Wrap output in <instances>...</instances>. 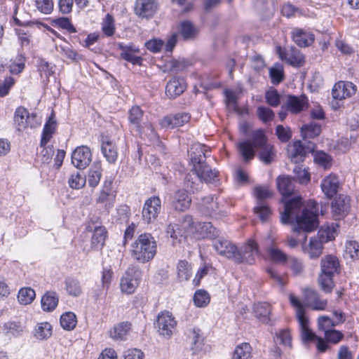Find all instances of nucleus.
Wrapping results in <instances>:
<instances>
[{
  "instance_id": "nucleus-8",
  "label": "nucleus",
  "mask_w": 359,
  "mask_h": 359,
  "mask_svg": "<svg viewBox=\"0 0 359 359\" xmlns=\"http://www.w3.org/2000/svg\"><path fill=\"white\" fill-rule=\"evenodd\" d=\"M199 209L203 215L211 217L220 218L227 214V212L219 206L217 198L214 199L212 195L201 198Z\"/></svg>"
},
{
  "instance_id": "nucleus-12",
  "label": "nucleus",
  "mask_w": 359,
  "mask_h": 359,
  "mask_svg": "<svg viewBox=\"0 0 359 359\" xmlns=\"http://www.w3.org/2000/svg\"><path fill=\"white\" fill-rule=\"evenodd\" d=\"M36 114H29L27 109L23 107H19L14 114V122L18 130L21 131L27 127L34 128L39 125L35 120Z\"/></svg>"
},
{
  "instance_id": "nucleus-10",
  "label": "nucleus",
  "mask_w": 359,
  "mask_h": 359,
  "mask_svg": "<svg viewBox=\"0 0 359 359\" xmlns=\"http://www.w3.org/2000/svg\"><path fill=\"white\" fill-rule=\"evenodd\" d=\"M176 325L177 321L169 311H165L158 315L156 327L159 334L170 337Z\"/></svg>"
},
{
  "instance_id": "nucleus-32",
  "label": "nucleus",
  "mask_w": 359,
  "mask_h": 359,
  "mask_svg": "<svg viewBox=\"0 0 359 359\" xmlns=\"http://www.w3.org/2000/svg\"><path fill=\"white\" fill-rule=\"evenodd\" d=\"M197 222L194 221L191 215H186L183 217L180 228L181 229L182 235L184 237L193 236L196 235Z\"/></svg>"
},
{
  "instance_id": "nucleus-46",
  "label": "nucleus",
  "mask_w": 359,
  "mask_h": 359,
  "mask_svg": "<svg viewBox=\"0 0 359 359\" xmlns=\"http://www.w3.org/2000/svg\"><path fill=\"white\" fill-rule=\"evenodd\" d=\"M86 182V177L79 171L72 172L68 180L71 188L79 189L84 187Z\"/></svg>"
},
{
  "instance_id": "nucleus-15",
  "label": "nucleus",
  "mask_w": 359,
  "mask_h": 359,
  "mask_svg": "<svg viewBox=\"0 0 359 359\" xmlns=\"http://www.w3.org/2000/svg\"><path fill=\"white\" fill-rule=\"evenodd\" d=\"M91 161L92 152L86 146L76 147L72 154V163L79 170L87 168Z\"/></svg>"
},
{
  "instance_id": "nucleus-7",
  "label": "nucleus",
  "mask_w": 359,
  "mask_h": 359,
  "mask_svg": "<svg viewBox=\"0 0 359 359\" xmlns=\"http://www.w3.org/2000/svg\"><path fill=\"white\" fill-rule=\"evenodd\" d=\"M259 255L257 243L254 240L249 239L239 249L237 248L233 261L237 264H253Z\"/></svg>"
},
{
  "instance_id": "nucleus-57",
  "label": "nucleus",
  "mask_w": 359,
  "mask_h": 359,
  "mask_svg": "<svg viewBox=\"0 0 359 359\" xmlns=\"http://www.w3.org/2000/svg\"><path fill=\"white\" fill-rule=\"evenodd\" d=\"M281 59H285L292 66L300 67L304 64V59L302 55L297 53H280Z\"/></svg>"
},
{
  "instance_id": "nucleus-26",
  "label": "nucleus",
  "mask_w": 359,
  "mask_h": 359,
  "mask_svg": "<svg viewBox=\"0 0 359 359\" xmlns=\"http://www.w3.org/2000/svg\"><path fill=\"white\" fill-rule=\"evenodd\" d=\"M339 185L338 177L336 175L330 174L323 180L320 187L327 198H331L337 194Z\"/></svg>"
},
{
  "instance_id": "nucleus-45",
  "label": "nucleus",
  "mask_w": 359,
  "mask_h": 359,
  "mask_svg": "<svg viewBox=\"0 0 359 359\" xmlns=\"http://www.w3.org/2000/svg\"><path fill=\"white\" fill-rule=\"evenodd\" d=\"M55 121L49 119V121L44 125L40 142L41 147L46 146L52 138L55 130Z\"/></svg>"
},
{
  "instance_id": "nucleus-39",
  "label": "nucleus",
  "mask_w": 359,
  "mask_h": 359,
  "mask_svg": "<svg viewBox=\"0 0 359 359\" xmlns=\"http://www.w3.org/2000/svg\"><path fill=\"white\" fill-rule=\"evenodd\" d=\"M57 304L58 297L54 292H48L41 298V308L44 311H53Z\"/></svg>"
},
{
  "instance_id": "nucleus-37",
  "label": "nucleus",
  "mask_w": 359,
  "mask_h": 359,
  "mask_svg": "<svg viewBox=\"0 0 359 359\" xmlns=\"http://www.w3.org/2000/svg\"><path fill=\"white\" fill-rule=\"evenodd\" d=\"M338 227L339 225L335 223H332L331 226H327L325 228L322 227L318 231L316 238L319 239L323 244L334 240L337 235Z\"/></svg>"
},
{
  "instance_id": "nucleus-50",
  "label": "nucleus",
  "mask_w": 359,
  "mask_h": 359,
  "mask_svg": "<svg viewBox=\"0 0 359 359\" xmlns=\"http://www.w3.org/2000/svg\"><path fill=\"white\" fill-rule=\"evenodd\" d=\"M35 291L31 287H23L20 290L18 295V302L23 305L31 304L35 299Z\"/></svg>"
},
{
  "instance_id": "nucleus-34",
  "label": "nucleus",
  "mask_w": 359,
  "mask_h": 359,
  "mask_svg": "<svg viewBox=\"0 0 359 359\" xmlns=\"http://www.w3.org/2000/svg\"><path fill=\"white\" fill-rule=\"evenodd\" d=\"M202 181L201 177L198 176L194 171V166L189 173H187L184 178V186L189 189L192 193L198 191L202 186Z\"/></svg>"
},
{
  "instance_id": "nucleus-59",
  "label": "nucleus",
  "mask_w": 359,
  "mask_h": 359,
  "mask_svg": "<svg viewBox=\"0 0 359 359\" xmlns=\"http://www.w3.org/2000/svg\"><path fill=\"white\" fill-rule=\"evenodd\" d=\"M257 115L264 123L271 121L275 116L273 110L264 106H259L257 107Z\"/></svg>"
},
{
  "instance_id": "nucleus-4",
  "label": "nucleus",
  "mask_w": 359,
  "mask_h": 359,
  "mask_svg": "<svg viewBox=\"0 0 359 359\" xmlns=\"http://www.w3.org/2000/svg\"><path fill=\"white\" fill-rule=\"evenodd\" d=\"M206 152L204 145L199 144L193 145L190 149L191 163L203 183H213L216 181L219 172L207 163Z\"/></svg>"
},
{
  "instance_id": "nucleus-16",
  "label": "nucleus",
  "mask_w": 359,
  "mask_h": 359,
  "mask_svg": "<svg viewBox=\"0 0 359 359\" xmlns=\"http://www.w3.org/2000/svg\"><path fill=\"white\" fill-rule=\"evenodd\" d=\"M118 48L121 51V57L124 60L132 63L134 65H141L142 62V57L137 55L140 53V48L133 43L125 44L123 43H118Z\"/></svg>"
},
{
  "instance_id": "nucleus-61",
  "label": "nucleus",
  "mask_w": 359,
  "mask_h": 359,
  "mask_svg": "<svg viewBox=\"0 0 359 359\" xmlns=\"http://www.w3.org/2000/svg\"><path fill=\"white\" fill-rule=\"evenodd\" d=\"M302 131L309 138H314L320 135L321 126L316 123H310L302 128Z\"/></svg>"
},
{
  "instance_id": "nucleus-5",
  "label": "nucleus",
  "mask_w": 359,
  "mask_h": 359,
  "mask_svg": "<svg viewBox=\"0 0 359 359\" xmlns=\"http://www.w3.org/2000/svg\"><path fill=\"white\" fill-rule=\"evenodd\" d=\"M157 252V244L150 233H142L131 245V256L140 263H147L154 259Z\"/></svg>"
},
{
  "instance_id": "nucleus-17",
  "label": "nucleus",
  "mask_w": 359,
  "mask_h": 359,
  "mask_svg": "<svg viewBox=\"0 0 359 359\" xmlns=\"http://www.w3.org/2000/svg\"><path fill=\"white\" fill-rule=\"evenodd\" d=\"M158 8L156 0H136L135 13L142 18H150L154 15Z\"/></svg>"
},
{
  "instance_id": "nucleus-52",
  "label": "nucleus",
  "mask_w": 359,
  "mask_h": 359,
  "mask_svg": "<svg viewBox=\"0 0 359 359\" xmlns=\"http://www.w3.org/2000/svg\"><path fill=\"white\" fill-rule=\"evenodd\" d=\"M254 213L262 222H266L271 215V210L266 203H257L254 208Z\"/></svg>"
},
{
  "instance_id": "nucleus-9",
  "label": "nucleus",
  "mask_w": 359,
  "mask_h": 359,
  "mask_svg": "<svg viewBox=\"0 0 359 359\" xmlns=\"http://www.w3.org/2000/svg\"><path fill=\"white\" fill-rule=\"evenodd\" d=\"M140 271L135 267L128 268L121 279L120 287L123 292L133 294L140 284Z\"/></svg>"
},
{
  "instance_id": "nucleus-20",
  "label": "nucleus",
  "mask_w": 359,
  "mask_h": 359,
  "mask_svg": "<svg viewBox=\"0 0 359 359\" xmlns=\"http://www.w3.org/2000/svg\"><path fill=\"white\" fill-rule=\"evenodd\" d=\"M304 302L307 306L316 311H323L327 306V301L323 299L317 292L311 289L304 291Z\"/></svg>"
},
{
  "instance_id": "nucleus-53",
  "label": "nucleus",
  "mask_w": 359,
  "mask_h": 359,
  "mask_svg": "<svg viewBox=\"0 0 359 359\" xmlns=\"http://www.w3.org/2000/svg\"><path fill=\"white\" fill-rule=\"evenodd\" d=\"M177 276L180 281L187 280L189 279L191 273V266L187 261L181 260L177 264Z\"/></svg>"
},
{
  "instance_id": "nucleus-11",
  "label": "nucleus",
  "mask_w": 359,
  "mask_h": 359,
  "mask_svg": "<svg viewBox=\"0 0 359 359\" xmlns=\"http://www.w3.org/2000/svg\"><path fill=\"white\" fill-rule=\"evenodd\" d=\"M112 183L111 179H106L96 198V203L103 204L104 209L108 212L114 207L116 196V193L112 188Z\"/></svg>"
},
{
  "instance_id": "nucleus-25",
  "label": "nucleus",
  "mask_w": 359,
  "mask_h": 359,
  "mask_svg": "<svg viewBox=\"0 0 359 359\" xmlns=\"http://www.w3.org/2000/svg\"><path fill=\"white\" fill-rule=\"evenodd\" d=\"M311 150L309 146H305L301 141H296L288 151L289 157L292 162L298 164L304 161L305 157Z\"/></svg>"
},
{
  "instance_id": "nucleus-60",
  "label": "nucleus",
  "mask_w": 359,
  "mask_h": 359,
  "mask_svg": "<svg viewBox=\"0 0 359 359\" xmlns=\"http://www.w3.org/2000/svg\"><path fill=\"white\" fill-rule=\"evenodd\" d=\"M335 326H337V323L328 316H321L318 318V330L324 333L328 330H332Z\"/></svg>"
},
{
  "instance_id": "nucleus-6",
  "label": "nucleus",
  "mask_w": 359,
  "mask_h": 359,
  "mask_svg": "<svg viewBox=\"0 0 359 359\" xmlns=\"http://www.w3.org/2000/svg\"><path fill=\"white\" fill-rule=\"evenodd\" d=\"M341 271L338 258L333 255L323 257L320 261V273L318 283L321 290L325 293H330L334 286V276Z\"/></svg>"
},
{
  "instance_id": "nucleus-13",
  "label": "nucleus",
  "mask_w": 359,
  "mask_h": 359,
  "mask_svg": "<svg viewBox=\"0 0 359 359\" xmlns=\"http://www.w3.org/2000/svg\"><path fill=\"white\" fill-rule=\"evenodd\" d=\"M161 209V201L158 196H152L146 200L143 210L142 217L147 223L154 222L158 217Z\"/></svg>"
},
{
  "instance_id": "nucleus-35",
  "label": "nucleus",
  "mask_w": 359,
  "mask_h": 359,
  "mask_svg": "<svg viewBox=\"0 0 359 359\" xmlns=\"http://www.w3.org/2000/svg\"><path fill=\"white\" fill-rule=\"evenodd\" d=\"M107 236V231L104 226H97L95 228L92 238L91 247L93 249L101 250L104 245Z\"/></svg>"
},
{
  "instance_id": "nucleus-47",
  "label": "nucleus",
  "mask_w": 359,
  "mask_h": 359,
  "mask_svg": "<svg viewBox=\"0 0 359 359\" xmlns=\"http://www.w3.org/2000/svg\"><path fill=\"white\" fill-rule=\"evenodd\" d=\"M191 350L194 353H197L202 350L203 346V337L198 329H193L191 331Z\"/></svg>"
},
{
  "instance_id": "nucleus-36",
  "label": "nucleus",
  "mask_w": 359,
  "mask_h": 359,
  "mask_svg": "<svg viewBox=\"0 0 359 359\" xmlns=\"http://www.w3.org/2000/svg\"><path fill=\"white\" fill-rule=\"evenodd\" d=\"M194 238L197 239L212 237L217 235V230L210 222H197Z\"/></svg>"
},
{
  "instance_id": "nucleus-48",
  "label": "nucleus",
  "mask_w": 359,
  "mask_h": 359,
  "mask_svg": "<svg viewBox=\"0 0 359 359\" xmlns=\"http://www.w3.org/2000/svg\"><path fill=\"white\" fill-rule=\"evenodd\" d=\"M76 323V316L73 312H66L60 317V325L66 330H74Z\"/></svg>"
},
{
  "instance_id": "nucleus-55",
  "label": "nucleus",
  "mask_w": 359,
  "mask_h": 359,
  "mask_svg": "<svg viewBox=\"0 0 359 359\" xmlns=\"http://www.w3.org/2000/svg\"><path fill=\"white\" fill-rule=\"evenodd\" d=\"M196 29L190 21H184L180 25V33L184 39H189L196 34Z\"/></svg>"
},
{
  "instance_id": "nucleus-49",
  "label": "nucleus",
  "mask_w": 359,
  "mask_h": 359,
  "mask_svg": "<svg viewBox=\"0 0 359 359\" xmlns=\"http://www.w3.org/2000/svg\"><path fill=\"white\" fill-rule=\"evenodd\" d=\"M267 252L270 259L273 262L284 264L287 261V255L276 247L269 248Z\"/></svg>"
},
{
  "instance_id": "nucleus-54",
  "label": "nucleus",
  "mask_w": 359,
  "mask_h": 359,
  "mask_svg": "<svg viewBox=\"0 0 359 359\" xmlns=\"http://www.w3.org/2000/svg\"><path fill=\"white\" fill-rule=\"evenodd\" d=\"M269 76L271 83L278 85L284 79L283 69L281 65H276L269 69Z\"/></svg>"
},
{
  "instance_id": "nucleus-23",
  "label": "nucleus",
  "mask_w": 359,
  "mask_h": 359,
  "mask_svg": "<svg viewBox=\"0 0 359 359\" xmlns=\"http://www.w3.org/2000/svg\"><path fill=\"white\" fill-rule=\"evenodd\" d=\"M187 85L184 79L173 77L165 87V95L170 99H175L182 95L186 90Z\"/></svg>"
},
{
  "instance_id": "nucleus-14",
  "label": "nucleus",
  "mask_w": 359,
  "mask_h": 359,
  "mask_svg": "<svg viewBox=\"0 0 359 359\" xmlns=\"http://www.w3.org/2000/svg\"><path fill=\"white\" fill-rule=\"evenodd\" d=\"M309 107V100L305 95L296 96L294 95H288L286 100L283 104V109L293 114H298Z\"/></svg>"
},
{
  "instance_id": "nucleus-44",
  "label": "nucleus",
  "mask_w": 359,
  "mask_h": 359,
  "mask_svg": "<svg viewBox=\"0 0 359 359\" xmlns=\"http://www.w3.org/2000/svg\"><path fill=\"white\" fill-rule=\"evenodd\" d=\"M252 347L248 343L238 345L233 351L232 359H251Z\"/></svg>"
},
{
  "instance_id": "nucleus-63",
  "label": "nucleus",
  "mask_w": 359,
  "mask_h": 359,
  "mask_svg": "<svg viewBox=\"0 0 359 359\" xmlns=\"http://www.w3.org/2000/svg\"><path fill=\"white\" fill-rule=\"evenodd\" d=\"M268 274L272 279L274 284H276L280 289L283 290L287 283V279L285 276L279 274L273 268H268L266 269Z\"/></svg>"
},
{
  "instance_id": "nucleus-28",
  "label": "nucleus",
  "mask_w": 359,
  "mask_h": 359,
  "mask_svg": "<svg viewBox=\"0 0 359 359\" xmlns=\"http://www.w3.org/2000/svg\"><path fill=\"white\" fill-rule=\"evenodd\" d=\"M293 180L290 176H280L277 178V187L283 198L290 196L294 192Z\"/></svg>"
},
{
  "instance_id": "nucleus-38",
  "label": "nucleus",
  "mask_w": 359,
  "mask_h": 359,
  "mask_svg": "<svg viewBox=\"0 0 359 359\" xmlns=\"http://www.w3.org/2000/svg\"><path fill=\"white\" fill-rule=\"evenodd\" d=\"M102 169L100 163H94L88 171L86 181L90 187H96L102 177Z\"/></svg>"
},
{
  "instance_id": "nucleus-43",
  "label": "nucleus",
  "mask_w": 359,
  "mask_h": 359,
  "mask_svg": "<svg viewBox=\"0 0 359 359\" xmlns=\"http://www.w3.org/2000/svg\"><path fill=\"white\" fill-rule=\"evenodd\" d=\"M130 323L128 322H123L115 325L109 332L111 337L114 339H124L130 330Z\"/></svg>"
},
{
  "instance_id": "nucleus-41",
  "label": "nucleus",
  "mask_w": 359,
  "mask_h": 359,
  "mask_svg": "<svg viewBox=\"0 0 359 359\" xmlns=\"http://www.w3.org/2000/svg\"><path fill=\"white\" fill-rule=\"evenodd\" d=\"M254 312L257 318L267 323L270 320L271 306L266 302L257 304L254 306Z\"/></svg>"
},
{
  "instance_id": "nucleus-62",
  "label": "nucleus",
  "mask_w": 359,
  "mask_h": 359,
  "mask_svg": "<svg viewBox=\"0 0 359 359\" xmlns=\"http://www.w3.org/2000/svg\"><path fill=\"white\" fill-rule=\"evenodd\" d=\"M257 203H266L265 200L272 197L273 194L266 187L258 186L255 188Z\"/></svg>"
},
{
  "instance_id": "nucleus-2",
  "label": "nucleus",
  "mask_w": 359,
  "mask_h": 359,
  "mask_svg": "<svg viewBox=\"0 0 359 359\" xmlns=\"http://www.w3.org/2000/svg\"><path fill=\"white\" fill-rule=\"evenodd\" d=\"M290 302L296 310V316L299 323L300 334L304 343H310L316 341V346L320 352H325L329 346L327 342L336 344L344 338V334L337 330L332 329L324 333L325 339L317 335L309 328V321L305 316V310L302 302L293 294L289 295Z\"/></svg>"
},
{
  "instance_id": "nucleus-3",
  "label": "nucleus",
  "mask_w": 359,
  "mask_h": 359,
  "mask_svg": "<svg viewBox=\"0 0 359 359\" xmlns=\"http://www.w3.org/2000/svg\"><path fill=\"white\" fill-rule=\"evenodd\" d=\"M238 149L245 162H248L254 158L255 149L259 151L261 161L266 165L273 162L276 157L274 147L267 142V137L262 129L253 131L250 140L241 142L238 144Z\"/></svg>"
},
{
  "instance_id": "nucleus-40",
  "label": "nucleus",
  "mask_w": 359,
  "mask_h": 359,
  "mask_svg": "<svg viewBox=\"0 0 359 359\" xmlns=\"http://www.w3.org/2000/svg\"><path fill=\"white\" fill-rule=\"evenodd\" d=\"M65 289L69 295L79 297L82 293V287L79 280L72 277H67L65 280Z\"/></svg>"
},
{
  "instance_id": "nucleus-29",
  "label": "nucleus",
  "mask_w": 359,
  "mask_h": 359,
  "mask_svg": "<svg viewBox=\"0 0 359 359\" xmlns=\"http://www.w3.org/2000/svg\"><path fill=\"white\" fill-rule=\"evenodd\" d=\"M303 251L311 259L317 258L323 252V244L316 237H311L308 245H302Z\"/></svg>"
},
{
  "instance_id": "nucleus-18",
  "label": "nucleus",
  "mask_w": 359,
  "mask_h": 359,
  "mask_svg": "<svg viewBox=\"0 0 359 359\" xmlns=\"http://www.w3.org/2000/svg\"><path fill=\"white\" fill-rule=\"evenodd\" d=\"M356 86L350 81H339L334 84L332 95L334 100H342L355 95Z\"/></svg>"
},
{
  "instance_id": "nucleus-33",
  "label": "nucleus",
  "mask_w": 359,
  "mask_h": 359,
  "mask_svg": "<svg viewBox=\"0 0 359 359\" xmlns=\"http://www.w3.org/2000/svg\"><path fill=\"white\" fill-rule=\"evenodd\" d=\"M25 326L19 321H8L4 324L3 333L11 338L21 336L24 332Z\"/></svg>"
},
{
  "instance_id": "nucleus-24",
  "label": "nucleus",
  "mask_w": 359,
  "mask_h": 359,
  "mask_svg": "<svg viewBox=\"0 0 359 359\" xmlns=\"http://www.w3.org/2000/svg\"><path fill=\"white\" fill-rule=\"evenodd\" d=\"M213 248L221 255L234 259L237 247L228 240L219 238L213 241Z\"/></svg>"
},
{
  "instance_id": "nucleus-58",
  "label": "nucleus",
  "mask_w": 359,
  "mask_h": 359,
  "mask_svg": "<svg viewBox=\"0 0 359 359\" xmlns=\"http://www.w3.org/2000/svg\"><path fill=\"white\" fill-rule=\"evenodd\" d=\"M102 29L107 36H111L115 32L114 20L112 15L107 14L102 23Z\"/></svg>"
},
{
  "instance_id": "nucleus-56",
  "label": "nucleus",
  "mask_w": 359,
  "mask_h": 359,
  "mask_svg": "<svg viewBox=\"0 0 359 359\" xmlns=\"http://www.w3.org/2000/svg\"><path fill=\"white\" fill-rule=\"evenodd\" d=\"M194 302L197 307H205L210 302V295L205 290H198L194 294Z\"/></svg>"
},
{
  "instance_id": "nucleus-22",
  "label": "nucleus",
  "mask_w": 359,
  "mask_h": 359,
  "mask_svg": "<svg viewBox=\"0 0 359 359\" xmlns=\"http://www.w3.org/2000/svg\"><path fill=\"white\" fill-rule=\"evenodd\" d=\"M191 116L186 112H180L174 115H169L163 117L160 124L163 128H174L180 127L189 121Z\"/></svg>"
},
{
  "instance_id": "nucleus-31",
  "label": "nucleus",
  "mask_w": 359,
  "mask_h": 359,
  "mask_svg": "<svg viewBox=\"0 0 359 359\" xmlns=\"http://www.w3.org/2000/svg\"><path fill=\"white\" fill-rule=\"evenodd\" d=\"M331 208L335 219H340L347 214L349 205L346 199L340 196L332 203Z\"/></svg>"
},
{
  "instance_id": "nucleus-1",
  "label": "nucleus",
  "mask_w": 359,
  "mask_h": 359,
  "mask_svg": "<svg viewBox=\"0 0 359 359\" xmlns=\"http://www.w3.org/2000/svg\"><path fill=\"white\" fill-rule=\"evenodd\" d=\"M285 208L281 213L283 224L296 223L294 231L311 232L318 226L319 205L315 201L309 200L303 205L302 198L296 196L284 201Z\"/></svg>"
},
{
  "instance_id": "nucleus-21",
  "label": "nucleus",
  "mask_w": 359,
  "mask_h": 359,
  "mask_svg": "<svg viewBox=\"0 0 359 359\" xmlns=\"http://www.w3.org/2000/svg\"><path fill=\"white\" fill-rule=\"evenodd\" d=\"M191 203V198L184 189L178 190L171 198L172 208L178 212H184L189 209Z\"/></svg>"
},
{
  "instance_id": "nucleus-19",
  "label": "nucleus",
  "mask_w": 359,
  "mask_h": 359,
  "mask_svg": "<svg viewBox=\"0 0 359 359\" xmlns=\"http://www.w3.org/2000/svg\"><path fill=\"white\" fill-rule=\"evenodd\" d=\"M144 111L139 106H133L128 111L130 128L136 132V135L143 133Z\"/></svg>"
},
{
  "instance_id": "nucleus-64",
  "label": "nucleus",
  "mask_w": 359,
  "mask_h": 359,
  "mask_svg": "<svg viewBox=\"0 0 359 359\" xmlns=\"http://www.w3.org/2000/svg\"><path fill=\"white\" fill-rule=\"evenodd\" d=\"M266 101L268 104L273 107H276L280 104V95L276 89H270L266 93Z\"/></svg>"
},
{
  "instance_id": "nucleus-51",
  "label": "nucleus",
  "mask_w": 359,
  "mask_h": 359,
  "mask_svg": "<svg viewBox=\"0 0 359 359\" xmlns=\"http://www.w3.org/2000/svg\"><path fill=\"white\" fill-rule=\"evenodd\" d=\"M293 173L294 176L292 180H296L299 184H306L310 182V174L306 168H303L300 165H296L293 169Z\"/></svg>"
},
{
  "instance_id": "nucleus-30",
  "label": "nucleus",
  "mask_w": 359,
  "mask_h": 359,
  "mask_svg": "<svg viewBox=\"0 0 359 359\" xmlns=\"http://www.w3.org/2000/svg\"><path fill=\"white\" fill-rule=\"evenodd\" d=\"M101 151L106 160L109 163H114L118 157V151L116 144L108 139L103 140Z\"/></svg>"
},
{
  "instance_id": "nucleus-42",
  "label": "nucleus",
  "mask_w": 359,
  "mask_h": 359,
  "mask_svg": "<svg viewBox=\"0 0 359 359\" xmlns=\"http://www.w3.org/2000/svg\"><path fill=\"white\" fill-rule=\"evenodd\" d=\"M34 335L39 340L47 339L52 335V326L47 322L38 323L34 328Z\"/></svg>"
},
{
  "instance_id": "nucleus-27",
  "label": "nucleus",
  "mask_w": 359,
  "mask_h": 359,
  "mask_svg": "<svg viewBox=\"0 0 359 359\" xmlns=\"http://www.w3.org/2000/svg\"><path fill=\"white\" fill-rule=\"evenodd\" d=\"M292 37L294 42L300 47L309 46L315 40L314 35L312 33L299 28H295L292 30Z\"/></svg>"
}]
</instances>
